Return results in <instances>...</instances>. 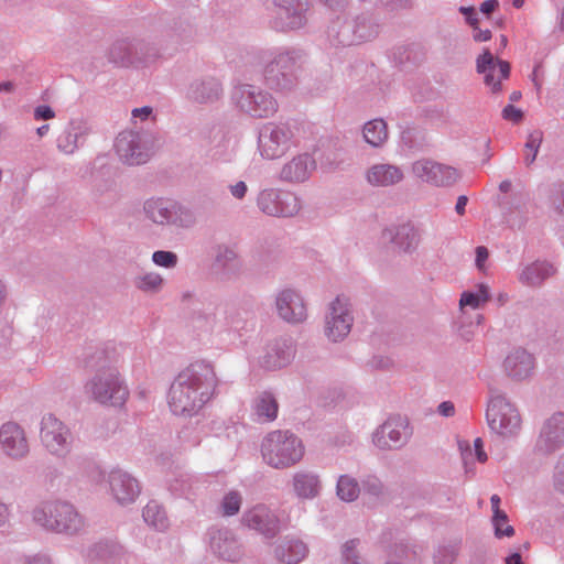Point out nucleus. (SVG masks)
<instances>
[{"label":"nucleus","instance_id":"1","mask_svg":"<svg viewBox=\"0 0 564 564\" xmlns=\"http://www.w3.org/2000/svg\"><path fill=\"white\" fill-rule=\"evenodd\" d=\"M217 386L214 366L205 360L194 361L171 383L169 406L175 415H196L214 398Z\"/></svg>","mask_w":564,"mask_h":564},{"label":"nucleus","instance_id":"2","mask_svg":"<svg viewBox=\"0 0 564 564\" xmlns=\"http://www.w3.org/2000/svg\"><path fill=\"white\" fill-rule=\"evenodd\" d=\"M264 64L262 76L265 85L276 91H292L299 84L303 63V51L294 47H278L258 52Z\"/></svg>","mask_w":564,"mask_h":564},{"label":"nucleus","instance_id":"3","mask_svg":"<svg viewBox=\"0 0 564 564\" xmlns=\"http://www.w3.org/2000/svg\"><path fill=\"white\" fill-rule=\"evenodd\" d=\"M87 366L98 370L86 382L85 392L99 404L121 406L129 391L117 369L106 365L105 351L97 350Z\"/></svg>","mask_w":564,"mask_h":564},{"label":"nucleus","instance_id":"4","mask_svg":"<svg viewBox=\"0 0 564 564\" xmlns=\"http://www.w3.org/2000/svg\"><path fill=\"white\" fill-rule=\"evenodd\" d=\"M381 31L379 19L369 11L332 20L327 36L332 44L350 46L375 40Z\"/></svg>","mask_w":564,"mask_h":564},{"label":"nucleus","instance_id":"5","mask_svg":"<svg viewBox=\"0 0 564 564\" xmlns=\"http://www.w3.org/2000/svg\"><path fill=\"white\" fill-rule=\"evenodd\" d=\"M32 518L44 530L69 536L82 532L86 524L76 507L61 499L41 502L33 509Z\"/></svg>","mask_w":564,"mask_h":564},{"label":"nucleus","instance_id":"6","mask_svg":"<svg viewBox=\"0 0 564 564\" xmlns=\"http://www.w3.org/2000/svg\"><path fill=\"white\" fill-rule=\"evenodd\" d=\"M304 451L302 440L290 431H272L261 442L264 463L275 469L294 466L303 458Z\"/></svg>","mask_w":564,"mask_h":564},{"label":"nucleus","instance_id":"7","mask_svg":"<svg viewBox=\"0 0 564 564\" xmlns=\"http://www.w3.org/2000/svg\"><path fill=\"white\" fill-rule=\"evenodd\" d=\"M231 100L245 115L264 119L278 111V101L265 89L252 84H239L232 88Z\"/></svg>","mask_w":564,"mask_h":564},{"label":"nucleus","instance_id":"8","mask_svg":"<svg viewBox=\"0 0 564 564\" xmlns=\"http://www.w3.org/2000/svg\"><path fill=\"white\" fill-rule=\"evenodd\" d=\"M158 57L156 47L141 39H119L115 41L108 51V61L117 66H145Z\"/></svg>","mask_w":564,"mask_h":564},{"label":"nucleus","instance_id":"9","mask_svg":"<svg viewBox=\"0 0 564 564\" xmlns=\"http://www.w3.org/2000/svg\"><path fill=\"white\" fill-rule=\"evenodd\" d=\"M486 420L491 432L502 436H516L521 429V416L517 406L501 393L490 397Z\"/></svg>","mask_w":564,"mask_h":564},{"label":"nucleus","instance_id":"10","mask_svg":"<svg viewBox=\"0 0 564 564\" xmlns=\"http://www.w3.org/2000/svg\"><path fill=\"white\" fill-rule=\"evenodd\" d=\"M294 128L289 122H267L258 133V149L262 158L275 160L283 156L294 144Z\"/></svg>","mask_w":564,"mask_h":564},{"label":"nucleus","instance_id":"11","mask_svg":"<svg viewBox=\"0 0 564 564\" xmlns=\"http://www.w3.org/2000/svg\"><path fill=\"white\" fill-rule=\"evenodd\" d=\"M144 213L158 225L188 228L195 223L193 214L187 208L171 199H149L144 204Z\"/></svg>","mask_w":564,"mask_h":564},{"label":"nucleus","instance_id":"12","mask_svg":"<svg viewBox=\"0 0 564 564\" xmlns=\"http://www.w3.org/2000/svg\"><path fill=\"white\" fill-rule=\"evenodd\" d=\"M115 150L124 164H143L150 158V134L145 131L124 130L115 140Z\"/></svg>","mask_w":564,"mask_h":564},{"label":"nucleus","instance_id":"13","mask_svg":"<svg viewBox=\"0 0 564 564\" xmlns=\"http://www.w3.org/2000/svg\"><path fill=\"white\" fill-rule=\"evenodd\" d=\"M257 206L263 214L273 217H293L302 207L295 193L279 188L262 189L258 194Z\"/></svg>","mask_w":564,"mask_h":564},{"label":"nucleus","instance_id":"14","mask_svg":"<svg viewBox=\"0 0 564 564\" xmlns=\"http://www.w3.org/2000/svg\"><path fill=\"white\" fill-rule=\"evenodd\" d=\"M276 8L275 17L270 21L273 30L288 32L299 30L307 23L310 3L307 0H264Z\"/></svg>","mask_w":564,"mask_h":564},{"label":"nucleus","instance_id":"15","mask_svg":"<svg viewBox=\"0 0 564 564\" xmlns=\"http://www.w3.org/2000/svg\"><path fill=\"white\" fill-rule=\"evenodd\" d=\"M40 437L50 454L63 458L70 452L72 434L69 429L54 414L41 420Z\"/></svg>","mask_w":564,"mask_h":564},{"label":"nucleus","instance_id":"16","mask_svg":"<svg viewBox=\"0 0 564 564\" xmlns=\"http://www.w3.org/2000/svg\"><path fill=\"white\" fill-rule=\"evenodd\" d=\"M240 523L243 528L254 531L268 540L275 538L281 530L280 518L264 503H258L245 510Z\"/></svg>","mask_w":564,"mask_h":564},{"label":"nucleus","instance_id":"17","mask_svg":"<svg viewBox=\"0 0 564 564\" xmlns=\"http://www.w3.org/2000/svg\"><path fill=\"white\" fill-rule=\"evenodd\" d=\"M351 304L348 299L337 296L330 304L325 318V335L334 341L347 337L352 326Z\"/></svg>","mask_w":564,"mask_h":564},{"label":"nucleus","instance_id":"18","mask_svg":"<svg viewBox=\"0 0 564 564\" xmlns=\"http://www.w3.org/2000/svg\"><path fill=\"white\" fill-rule=\"evenodd\" d=\"M415 177L436 187L453 186L459 178L458 171L449 165L430 159L417 160L412 164Z\"/></svg>","mask_w":564,"mask_h":564},{"label":"nucleus","instance_id":"19","mask_svg":"<svg viewBox=\"0 0 564 564\" xmlns=\"http://www.w3.org/2000/svg\"><path fill=\"white\" fill-rule=\"evenodd\" d=\"M410 436L408 420L392 416L375 431L372 442L380 449H399L408 443Z\"/></svg>","mask_w":564,"mask_h":564},{"label":"nucleus","instance_id":"20","mask_svg":"<svg viewBox=\"0 0 564 564\" xmlns=\"http://www.w3.org/2000/svg\"><path fill=\"white\" fill-rule=\"evenodd\" d=\"M95 132L93 123L83 117L72 118L56 139V148L66 155L74 154L84 147Z\"/></svg>","mask_w":564,"mask_h":564},{"label":"nucleus","instance_id":"21","mask_svg":"<svg viewBox=\"0 0 564 564\" xmlns=\"http://www.w3.org/2000/svg\"><path fill=\"white\" fill-rule=\"evenodd\" d=\"M207 539L210 551L219 558L236 562L243 555V546L231 529L213 527L207 532Z\"/></svg>","mask_w":564,"mask_h":564},{"label":"nucleus","instance_id":"22","mask_svg":"<svg viewBox=\"0 0 564 564\" xmlns=\"http://www.w3.org/2000/svg\"><path fill=\"white\" fill-rule=\"evenodd\" d=\"M564 446V413L557 412L546 419L538 435L534 451L540 455H551Z\"/></svg>","mask_w":564,"mask_h":564},{"label":"nucleus","instance_id":"23","mask_svg":"<svg viewBox=\"0 0 564 564\" xmlns=\"http://www.w3.org/2000/svg\"><path fill=\"white\" fill-rule=\"evenodd\" d=\"M0 446L2 452L12 459H22L29 454L25 431L17 422H6L0 427Z\"/></svg>","mask_w":564,"mask_h":564},{"label":"nucleus","instance_id":"24","mask_svg":"<svg viewBox=\"0 0 564 564\" xmlns=\"http://www.w3.org/2000/svg\"><path fill=\"white\" fill-rule=\"evenodd\" d=\"M111 495L122 506L135 501L141 488L139 481L122 469H112L108 477Z\"/></svg>","mask_w":564,"mask_h":564},{"label":"nucleus","instance_id":"25","mask_svg":"<svg viewBox=\"0 0 564 564\" xmlns=\"http://www.w3.org/2000/svg\"><path fill=\"white\" fill-rule=\"evenodd\" d=\"M275 307L279 316L288 323H302L306 319V306L299 292L284 289L275 297Z\"/></svg>","mask_w":564,"mask_h":564},{"label":"nucleus","instance_id":"26","mask_svg":"<svg viewBox=\"0 0 564 564\" xmlns=\"http://www.w3.org/2000/svg\"><path fill=\"white\" fill-rule=\"evenodd\" d=\"M213 272L221 281H228L240 272L241 262L236 249L231 246L220 243L213 248Z\"/></svg>","mask_w":564,"mask_h":564},{"label":"nucleus","instance_id":"27","mask_svg":"<svg viewBox=\"0 0 564 564\" xmlns=\"http://www.w3.org/2000/svg\"><path fill=\"white\" fill-rule=\"evenodd\" d=\"M295 356V346L291 338H278L268 344L261 357V366L268 370H276L288 366Z\"/></svg>","mask_w":564,"mask_h":564},{"label":"nucleus","instance_id":"28","mask_svg":"<svg viewBox=\"0 0 564 564\" xmlns=\"http://www.w3.org/2000/svg\"><path fill=\"white\" fill-rule=\"evenodd\" d=\"M476 69L477 73L484 74L485 84L490 86L494 93H498L501 89L500 80L495 79L496 70H499L502 79L508 78L510 75V64L507 61L495 58L488 48H485L484 53L477 57Z\"/></svg>","mask_w":564,"mask_h":564},{"label":"nucleus","instance_id":"29","mask_svg":"<svg viewBox=\"0 0 564 564\" xmlns=\"http://www.w3.org/2000/svg\"><path fill=\"white\" fill-rule=\"evenodd\" d=\"M223 95L221 83L213 76H202L193 79L186 91L188 100L196 104H213Z\"/></svg>","mask_w":564,"mask_h":564},{"label":"nucleus","instance_id":"30","mask_svg":"<svg viewBox=\"0 0 564 564\" xmlns=\"http://www.w3.org/2000/svg\"><path fill=\"white\" fill-rule=\"evenodd\" d=\"M316 169V162L308 153L295 155L283 164L279 180L285 183H303L310 178Z\"/></svg>","mask_w":564,"mask_h":564},{"label":"nucleus","instance_id":"31","mask_svg":"<svg viewBox=\"0 0 564 564\" xmlns=\"http://www.w3.org/2000/svg\"><path fill=\"white\" fill-rule=\"evenodd\" d=\"M533 369L534 357L522 348L512 350L503 360V370L513 380L520 381L529 378Z\"/></svg>","mask_w":564,"mask_h":564},{"label":"nucleus","instance_id":"32","mask_svg":"<svg viewBox=\"0 0 564 564\" xmlns=\"http://www.w3.org/2000/svg\"><path fill=\"white\" fill-rule=\"evenodd\" d=\"M383 237L405 253H412L420 242L419 230L410 223L387 228Z\"/></svg>","mask_w":564,"mask_h":564},{"label":"nucleus","instance_id":"33","mask_svg":"<svg viewBox=\"0 0 564 564\" xmlns=\"http://www.w3.org/2000/svg\"><path fill=\"white\" fill-rule=\"evenodd\" d=\"M403 178V170L398 165L389 163L373 164L366 172L367 182L376 187L393 186L401 183Z\"/></svg>","mask_w":564,"mask_h":564},{"label":"nucleus","instance_id":"34","mask_svg":"<svg viewBox=\"0 0 564 564\" xmlns=\"http://www.w3.org/2000/svg\"><path fill=\"white\" fill-rule=\"evenodd\" d=\"M292 489L301 500H313L321 495L319 475L312 470H300L292 476Z\"/></svg>","mask_w":564,"mask_h":564},{"label":"nucleus","instance_id":"35","mask_svg":"<svg viewBox=\"0 0 564 564\" xmlns=\"http://www.w3.org/2000/svg\"><path fill=\"white\" fill-rule=\"evenodd\" d=\"M308 553L306 543L302 540L286 535L275 546V558L285 564H299Z\"/></svg>","mask_w":564,"mask_h":564},{"label":"nucleus","instance_id":"36","mask_svg":"<svg viewBox=\"0 0 564 564\" xmlns=\"http://www.w3.org/2000/svg\"><path fill=\"white\" fill-rule=\"evenodd\" d=\"M555 268L547 261L536 260L523 267L519 281L530 288L541 286L549 278L554 275Z\"/></svg>","mask_w":564,"mask_h":564},{"label":"nucleus","instance_id":"37","mask_svg":"<svg viewBox=\"0 0 564 564\" xmlns=\"http://www.w3.org/2000/svg\"><path fill=\"white\" fill-rule=\"evenodd\" d=\"M251 410L256 422L267 423L276 419L279 404L271 392L263 391L253 399Z\"/></svg>","mask_w":564,"mask_h":564},{"label":"nucleus","instance_id":"38","mask_svg":"<svg viewBox=\"0 0 564 564\" xmlns=\"http://www.w3.org/2000/svg\"><path fill=\"white\" fill-rule=\"evenodd\" d=\"M362 134L365 141L371 147H381L388 140V127L386 121L378 118L366 122Z\"/></svg>","mask_w":564,"mask_h":564},{"label":"nucleus","instance_id":"39","mask_svg":"<svg viewBox=\"0 0 564 564\" xmlns=\"http://www.w3.org/2000/svg\"><path fill=\"white\" fill-rule=\"evenodd\" d=\"M142 517L144 521L159 531L167 528V517L163 507L155 500H151L143 508Z\"/></svg>","mask_w":564,"mask_h":564},{"label":"nucleus","instance_id":"40","mask_svg":"<svg viewBox=\"0 0 564 564\" xmlns=\"http://www.w3.org/2000/svg\"><path fill=\"white\" fill-rule=\"evenodd\" d=\"M336 491L340 500L351 502L358 498L360 486L354 477L341 475L337 480Z\"/></svg>","mask_w":564,"mask_h":564},{"label":"nucleus","instance_id":"41","mask_svg":"<svg viewBox=\"0 0 564 564\" xmlns=\"http://www.w3.org/2000/svg\"><path fill=\"white\" fill-rule=\"evenodd\" d=\"M490 299L489 288L486 284H478L477 291H465L460 295L459 305L470 306L478 308L481 304L488 302Z\"/></svg>","mask_w":564,"mask_h":564},{"label":"nucleus","instance_id":"42","mask_svg":"<svg viewBox=\"0 0 564 564\" xmlns=\"http://www.w3.org/2000/svg\"><path fill=\"white\" fill-rule=\"evenodd\" d=\"M242 505V495L238 490H230L219 502L218 511L223 517H234L238 514Z\"/></svg>","mask_w":564,"mask_h":564},{"label":"nucleus","instance_id":"43","mask_svg":"<svg viewBox=\"0 0 564 564\" xmlns=\"http://www.w3.org/2000/svg\"><path fill=\"white\" fill-rule=\"evenodd\" d=\"M133 284L138 290L142 292L156 293L162 288L163 279L159 273L150 272L135 276Z\"/></svg>","mask_w":564,"mask_h":564},{"label":"nucleus","instance_id":"44","mask_svg":"<svg viewBox=\"0 0 564 564\" xmlns=\"http://www.w3.org/2000/svg\"><path fill=\"white\" fill-rule=\"evenodd\" d=\"M542 141L543 132L541 130H534L531 133H529L527 142L524 144V149L527 151V154L524 156L525 165L529 166L535 161Z\"/></svg>","mask_w":564,"mask_h":564},{"label":"nucleus","instance_id":"45","mask_svg":"<svg viewBox=\"0 0 564 564\" xmlns=\"http://www.w3.org/2000/svg\"><path fill=\"white\" fill-rule=\"evenodd\" d=\"M459 543L451 542L442 544L437 547L434 553L435 564H453L458 555Z\"/></svg>","mask_w":564,"mask_h":564},{"label":"nucleus","instance_id":"46","mask_svg":"<svg viewBox=\"0 0 564 564\" xmlns=\"http://www.w3.org/2000/svg\"><path fill=\"white\" fill-rule=\"evenodd\" d=\"M508 522L507 513L497 509L492 512V525L495 529V535L500 539L503 536H512L514 534V529L512 525H506L505 529H500V524H506Z\"/></svg>","mask_w":564,"mask_h":564},{"label":"nucleus","instance_id":"47","mask_svg":"<svg viewBox=\"0 0 564 564\" xmlns=\"http://www.w3.org/2000/svg\"><path fill=\"white\" fill-rule=\"evenodd\" d=\"M549 199L552 208L556 213L564 215V182L552 186Z\"/></svg>","mask_w":564,"mask_h":564},{"label":"nucleus","instance_id":"48","mask_svg":"<svg viewBox=\"0 0 564 564\" xmlns=\"http://www.w3.org/2000/svg\"><path fill=\"white\" fill-rule=\"evenodd\" d=\"M152 261L164 268H174L177 263V256L172 251L158 250L152 254Z\"/></svg>","mask_w":564,"mask_h":564},{"label":"nucleus","instance_id":"49","mask_svg":"<svg viewBox=\"0 0 564 564\" xmlns=\"http://www.w3.org/2000/svg\"><path fill=\"white\" fill-rule=\"evenodd\" d=\"M553 484L557 491L564 494V452L560 455L554 466Z\"/></svg>","mask_w":564,"mask_h":564},{"label":"nucleus","instance_id":"50","mask_svg":"<svg viewBox=\"0 0 564 564\" xmlns=\"http://www.w3.org/2000/svg\"><path fill=\"white\" fill-rule=\"evenodd\" d=\"M502 118L505 120L518 123L522 120L523 112L519 108H516L513 105H507L502 109Z\"/></svg>","mask_w":564,"mask_h":564},{"label":"nucleus","instance_id":"51","mask_svg":"<svg viewBox=\"0 0 564 564\" xmlns=\"http://www.w3.org/2000/svg\"><path fill=\"white\" fill-rule=\"evenodd\" d=\"M529 202V195L525 193H517L513 195L511 205L508 209L509 213L519 212L522 213L527 203Z\"/></svg>","mask_w":564,"mask_h":564},{"label":"nucleus","instance_id":"52","mask_svg":"<svg viewBox=\"0 0 564 564\" xmlns=\"http://www.w3.org/2000/svg\"><path fill=\"white\" fill-rule=\"evenodd\" d=\"M194 324L203 328L206 332H209L213 329L215 324V316L213 314H199L194 318Z\"/></svg>","mask_w":564,"mask_h":564},{"label":"nucleus","instance_id":"53","mask_svg":"<svg viewBox=\"0 0 564 564\" xmlns=\"http://www.w3.org/2000/svg\"><path fill=\"white\" fill-rule=\"evenodd\" d=\"M459 13H462L465 17L466 22L473 28L476 29V25H478V13L474 7H459L458 8Z\"/></svg>","mask_w":564,"mask_h":564},{"label":"nucleus","instance_id":"54","mask_svg":"<svg viewBox=\"0 0 564 564\" xmlns=\"http://www.w3.org/2000/svg\"><path fill=\"white\" fill-rule=\"evenodd\" d=\"M364 489L372 496H379L382 492V484L376 477H369L364 481Z\"/></svg>","mask_w":564,"mask_h":564},{"label":"nucleus","instance_id":"55","mask_svg":"<svg viewBox=\"0 0 564 564\" xmlns=\"http://www.w3.org/2000/svg\"><path fill=\"white\" fill-rule=\"evenodd\" d=\"M54 117V110L47 105H40L34 109V118L36 120H50Z\"/></svg>","mask_w":564,"mask_h":564},{"label":"nucleus","instance_id":"56","mask_svg":"<svg viewBox=\"0 0 564 564\" xmlns=\"http://www.w3.org/2000/svg\"><path fill=\"white\" fill-rule=\"evenodd\" d=\"M229 192L235 198L242 199L248 192V186L243 181H239L229 186Z\"/></svg>","mask_w":564,"mask_h":564},{"label":"nucleus","instance_id":"57","mask_svg":"<svg viewBox=\"0 0 564 564\" xmlns=\"http://www.w3.org/2000/svg\"><path fill=\"white\" fill-rule=\"evenodd\" d=\"M152 113H153V109L150 106L134 108L131 112L133 119L139 118L142 121L149 119L152 116Z\"/></svg>","mask_w":564,"mask_h":564},{"label":"nucleus","instance_id":"58","mask_svg":"<svg viewBox=\"0 0 564 564\" xmlns=\"http://www.w3.org/2000/svg\"><path fill=\"white\" fill-rule=\"evenodd\" d=\"M489 252L488 249L484 246H479L476 248V267L481 270L484 268L485 261L488 259Z\"/></svg>","mask_w":564,"mask_h":564},{"label":"nucleus","instance_id":"59","mask_svg":"<svg viewBox=\"0 0 564 564\" xmlns=\"http://www.w3.org/2000/svg\"><path fill=\"white\" fill-rule=\"evenodd\" d=\"M474 449H475V455H476L477 460L479 463H485L488 457H487L486 452L484 451V442L480 437H477L474 441Z\"/></svg>","mask_w":564,"mask_h":564},{"label":"nucleus","instance_id":"60","mask_svg":"<svg viewBox=\"0 0 564 564\" xmlns=\"http://www.w3.org/2000/svg\"><path fill=\"white\" fill-rule=\"evenodd\" d=\"M437 412L445 417H451L455 414L454 403L451 401H443L437 406Z\"/></svg>","mask_w":564,"mask_h":564},{"label":"nucleus","instance_id":"61","mask_svg":"<svg viewBox=\"0 0 564 564\" xmlns=\"http://www.w3.org/2000/svg\"><path fill=\"white\" fill-rule=\"evenodd\" d=\"M96 193L98 196H102L104 194L108 193L110 199L116 198V192L113 189L112 183L106 182L104 185H100L96 188Z\"/></svg>","mask_w":564,"mask_h":564},{"label":"nucleus","instance_id":"62","mask_svg":"<svg viewBox=\"0 0 564 564\" xmlns=\"http://www.w3.org/2000/svg\"><path fill=\"white\" fill-rule=\"evenodd\" d=\"M474 40L476 42H486L491 39V31L490 30H480L478 25H476V29H474Z\"/></svg>","mask_w":564,"mask_h":564},{"label":"nucleus","instance_id":"63","mask_svg":"<svg viewBox=\"0 0 564 564\" xmlns=\"http://www.w3.org/2000/svg\"><path fill=\"white\" fill-rule=\"evenodd\" d=\"M499 6L498 0H486L480 4V11L489 15L491 12H494Z\"/></svg>","mask_w":564,"mask_h":564},{"label":"nucleus","instance_id":"64","mask_svg":"<svg viewBox=\"0 0 564 564\" xmlns=\"http://www.w3.org/2000/svg\"><path fill=\"white\" fill-rule=\"evenodd\" d=\"M468 203V197L466 195H460L457 198L456 205H455V212L463 216L465 214V208Z\"/></svg>","mask_w":564,"mask_h":564}]
</instances>
